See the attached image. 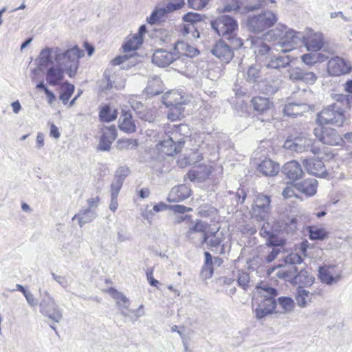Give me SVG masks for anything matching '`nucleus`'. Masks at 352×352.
<instances>
[{
    "label": "nucleus",
    "instance_id": "obj_49",
    "mask_svg": "<svg viewBox=\"0 0 352 352\" xmlns=\"http://www.w3.org/2000/svg\"><path fill=\"white\" fill-rule=\"evenodd\" d=\"M270 3H275L274 0H257V3L251 6H246L244 8V10L240 11L241 14H245L246 12L254 11L258 10L261 8H263L265 6H268Z\"/></svg>",
    "mask_w": 352,
    "mask_h": 352
},
{
    "label": "nucleus",
    "instance_id": "obj_58",
    "mask_svg": "<svg viewBox=\"0 0 352 352\" xmlns=\"http://www.w3.org/2000/svg\"><path fill=\"white\" fill-rule=\"evenodd\" d=\"M183 19L186 22H188L189 23H192L194 25L200 22V15L197 13H188L185 14L183 17Z\"/></svg>",
    "mask_w": 352,
    "mask_h": 352
},
{
    "label": "nucleus",
    "instance_id": "obj_35",
    "mask_svg": "<svg viewBox=\"0 0 352 352\" xmlns=\"http://www.w3.org/2000/svg\"><path fill=\"white\" fill-rule=\"evenodd\" d=\"M314 294L302 287H298L296 294V301L300 307H306L312 300Z\"/></svg>",
    "mask_w": 352,
    "mask_h": 352
},
{
    "label": "nucleus",
    "instance_id": "obj_24",
    "mask_svg": "<svg viewBox=\"0 0 352 352\" xmlns=\"http://www.w3.org/2000/svg\"><path fill=\"white\" fill-rule=\"evenodd\" d=\"M47 67H48L46 71V81L47 83L53 86L58 85L63 80L65 71L56 63Z\"/></svg>",
    "mask_w": 352,
    "mask_h": 352
},
{
    "label": "nucleus",
    "instance_id": "obj_38",
    "mask_svg": "<svg viewBox=\"0 0 352 352\" xmlns=\"http://www.w3.org/2000/svg\"><path fill=\"white\" fill-rule=\"evenodd\" d=\"M252 104L254 110L261 113L267 112L272 107V102L268 98L261 96L253 98Z\"/></svg>",
    "mask_w": 352,
    "mask_h": 352
},
{
    "label": "nucleus",
    "instance_id": "obj_23",
    "mask_svg": "<svg viewBox=\"0 0 352 352\" xmlns=\"http://www.w3.org/2000/svg\"><path fill=\"white\" fill-rule=\"evenodd\" d=\"M265 66L267 68L280 69L289 65L293 58L283 52V54L266 58Z\"/></svg>",
    "mask_w": 352,
    "mask_h": 352
},
{
    "label": "nucleus",
    "instance_id": "obj_30",
    "mask_svg": "<svg viewBox=\"0 0 352 352\" xmlns=\"http://www.w3.org/2000/svg\"><path fill=\"white\" fill-rule=\"evenodd\" d=\"M119 128L121 131L128 133L135 131V124L129 112L124 111L121 115L119 120Z\"/></svg>",
    "mask_w": 352,
    "mask_h": 352
},
{
    "label": "nucleus",
    "instance_id": "obj_56",
    "mask_svg": "<svg viewBox=\"0 0 352 352\" xmlns=\"http://www.w3.org/2000/svg\"><path fill=\"white\" fill-rule=\"evenodd\" d=\"M210 0H188V4L190 8L194 10H201L204 8Z\"/></svg>",
    "mask_w": 352,
    "mask_h": 352
},
{
    "label": "nucleus",
    "instance_id": "obj_46",
    "mask_svg": "<svg viewBox=\"0 0 352 352\" xmlns=\"http://www.w3.org/2000/svg\"><path fill=\"white\" fill-rule=\"evenodd\" d=\"M74 91V86L69 82H65L61 87L60 100L66 104Z\"/></svg>",
    "mask_w": 352,
    "mask_h": 352
},
{
    "label": "nucleus",
    "instance_id": "obj_43",
    "mask_svg": "<svg viewBox=\"0 0 352 352\" xmlns=\"http://www.w3.org/2000/svg\"><path fill=\"white\" fill-rule=\"evenodd\" d=\"M100 118L104 122H111L116 119L117 111L115 109L111 108L108 105H104L100 111Z\"/></svg>",
    "mask_w": 352,
    "mask_h": 352
},
{
    "label": "nucleus",
    "instance_id": "obj_17",
    "mask_svg": "<svg viewBox=\"0 0 352 352\" xmlns=\"http://www.w3.org/2000/svg\"><path fill=\"white\" fill-rule=\"evenodd\" d=\"M314 135L323 144L333 146L338 145L342 141L340 136L332 128L320 126L314 131Z\"/></svg>",
    "mask_w": 352,
    "mask_h": 352
},
{
    "label": "nucleus",
    "instance_id": "obj_40",
    "mask_svg": "<svg viewBox=\"0 0 352 352\" xmlns=\"http://www.w3.org/2000/svg\"><path fill=\"white\" fill-rule=\"evenodd\" d=\"M314 281V278L307 271L301 270L295 276L293 280V285H298L299 287L311 285Z\"/></svg>",
    "mask_w": 352,
    "mask_h": 352
},
{
    "label": "nucleus",
    "instance_id": "obj_47",
    "mask_svg": "<svg viewBox=\"0 0 352 352\" xmlns=\"http://www.w3.org/2000/svg\"><path fill=\"white\" fill-rule=\"evenodd\" d=\"M167 12H168L167 6L166 8H156L152 12L151 16L147 18L146 21L150 24H155L159 22Z\"/></svg>",
    "mask_w": 352,
    "mask_h": 352
},
{
    "label": "nucleus",
    "instance_id": "obj_26",
    "mask_svg": "<svg viewBox=\"0 0 352 352\" xmlns=\"http://www.w3.org/2000/svg\"><path fill=\"white\" fill-rule=\"evenodd\" d=\"M294 187L305 195L311 197L317 192L318 181L314 178L307 179L296 183Z\"/></svg>",
    "mask_w": 352,
    "mask_h": 352
},
{
    "label": "nucleus",
    "instance_id": "obj_25",
    "mask_svg": "<svg viewBox=\"0 0 352 352\" xmlns=\"http://www.w3.org/2000/svg\"><path fill=\"white\" fill-rule=\"evenodd\" d=\"M282 172L290 180H297L303 175V170L300 164L295 161L292 160L287 162L282 168Z\"/></svg>",
    "mask_w": 352,
    "mask_h": 352
},
{
    "label": "nucleus",
    "instance_id": "obj_50",
    "mask_svg": "<svg viewBox=\"0 0 352 352\" xmlns=\"http://www.w3.org/2000/svg\"><path fill=\"white\" fill-rule=\"evenodd\" d=\"M161 81L160 78L155 77L151 80H149L148 82L147 87L146 88V92L149 94L152 95H157L160 94V90L158 89H155V86L160 85Z\"/></svg>",
    "mask_w": 352,
    "mask_h": 352
},
{
    "label": "nucleus",
    "instance_id": "obj_61",
    "mask_svg": "<svg viewBox=\"0 0 352 352\" xmlns=\"http://www.w3.org/2000/svg\"><path fill=\"white\" fill-rule=\"evenodd\" d=\"M176 57L183 60L184 63L180 62V63H179V65L177 66L173 65V67L175 70H177L179 72H182L183 69L187 67V63L190 60L188 58H186L185 57H184L182 55L178 54L177 52H176Z\"/></svg>",
    "mask_w": 352,
    "mask_h": 352
},
{
    "label": "nucleus",
    "instance_id": "obj_48",
    "mask_svg": "<svg viewBox=\"0 0 352 352\" xmlns=\"http://www.w3.org/2000/svg\"><path fill=\"white\" fill-rule=\"evenodd\" d=\"M320 56H322L321 53H308L303 54L301 56V60L305 65L311 66L318 62L323 61V59H320Z\"/></svg>",
    "mask_w": 352,
    "mask_h": 352
},
{
    "label": "nucleus",
    "instance_id": "obj_9",
    "mask_svg": "<svg viewBox=\"0 0 352 352\" xmlns=\"http://www.w3.org/2000/svg\"><path fill=\"white\" fill-rule=\"evenodd\" d=\"M271 199L270 196L264 194L256 195L252 206V215L258 221H265L271 210Z\"/></svg>",
    "mask_w": 352,
    "mask_h": 352
},
{
    "label": "nucleus",
    "instance_id": "obj_14",
    "mask_svg": "<svg viewBox=\"0 0 352 352\" xmlns=\"http://www.w3.org/2000/svg\"><path fill=\"white\" fill-rule=\"evenodd\" d=\"M210 224L206 221L201 220L192 221L188 226L186 236V238H194L193 234H199L201 236L200 238L201 242L206 243L210 239Z\"/></svg>",
    "mask_w": 352,
    "mask_h": 352
},
{
    "label": "nucleus",
    "instance_id": "obj_19",
    "mask_svg": "<svg viewBox=\"0 0 352 352\" xmlns=\"http://www.w3.org/2000/svg\"><path fill=\"white\" fill-rule=\"evenodd\" d=\"M288 76L289 80L294 82L302 81L309 85L314 84L318 79V76L314 72L307 71L298 67L289 69Z\"/></svg>",
    "mask_w": 352,
    "mask_h": 352
},
{
    "label": "nucleus",
    "instance_id": "obj_39",
    "mask_svg": "<svg viewBox=\"0 0 352 352\" xmlns=\"http://www.w3.org/2000/svg\"><path fill=\"white\" fill-rule=\"evenodd\" d=\"M96 216V212L94 210L87 208L82 210L78 214H75L73 219H78L80 227H82L85 224L94 221Z\"/></svg>",
    "mask_w": 352,
    "mask_h": 352
},
{
    "label": "nucleus",
    "instance_id": "obj_18",
    "mask_svg": "<svg viewBox=\"0 0 352 352\" xmlns=\"http://www.w3.org/2000/svg\"><path fill=\"white\" fill-rule=\"evenodd\" d=\"M267 274L272 278L278 277L283 278L287 281L293 283L295 276L298 274V268L296 265H278L276 267L270 268L267 270Z\"/></svg>",
    "mask_w": 352,
    "mask_h": 352
},
{
    "label": "nucleus",
    "instance_id": "obj_20",
    "mask_svg": "<svg viewBox=\"0 0 352 352\" xmlns=\"http://www.w3.org/2000/svg\"><path fill=\"white\" fill-rule=\"evenodd\" d=\"M319 273L322 283L332 285L337 283L340 280L342 271L335 265H329L320 268Z\"/></svg>",
    "mask_w": 352,
    "mask_h": 352
},
{
    "label": "nucleus",
    "instance_id": "obj_44",
    "mask_svg": "<svg viewBox=\"0 0 352 352\" xmlns=\"http://www.w3.org/2000/svg\"><path fill=\"white\" fill-rule=\"evenodd\" d=\"M245 77L250 83L258 82L261 78V67L257 65L250 66Z\"/></svg>",
    "mask_w": 352,
    "mask_h": 352
},
{
    "label": "nucleus",
    "instance_id": "obj_53",
    "mask_svg": "<svg viewBox=\"0 0 352 352\" xmlns=\"http://www.w3.org/2000/svg\"><path fill=\"white\" fill-rule=\"evenodd\" d=\"M209 236L210 238L211 237V239H208L206 243L211 248H217L222 242L221 238L219 237V234H217V231H209Z\"/></svg>",
    "mask_w": 352,
    "mask_h": 352
},
{
    "label": "nucleus",
    "instance_id": "obj_45",
    "mask_svg": "<svg viewBox=\"0 0 352 352\" xmlns=\"http://www.w3.org/2000/svg\"><path fill=\"white\" fill-rule=\"evenodd\" d=\"M279 307L276 313L287 312L292 310L294 306V302L289 297H280L278 299Z\"/></svg>",
    "mask_w": 352,
    "mask_h": 352
},
{
    "label": "nucleus",
    "instance_id": "obj_57",
    "mask_svg": "<svg viewBox=\"0 0 352 352\" xmlns=\"http://www.w3.org/2000/svg\"><path fill=\"white\" fill-rule=\"evenodd\" d=\"M129 169L125 166L120 167L116 172L114 179L123 182L126 176L129 174Z\"/></svg>",
    "mask_w": 352,
    "mask_h": 352
},
{
    "label": "nucleus",
    "instance_id": "obj_10",
    "mask_svg": "<svg viewBox=\"0 0 352 352\" xmlns=\"http://www.w3.org/2000/svg\"><path fill=\"white\" fill-rule=\"evenodd\" d=\"M152 62L160 67H164L170 64L177 66L180 62L184 63L183 60L176 57L175 51L173 53L163 49H157L155 51L152 56Z\"/></svg>",
    "mask_w": 352,
    "mask_h": 352
},
{
    "label": "nucleus",
    "instance_id": "obj_4",
    "mask_svg": "<svg viewBox=\"0 0 352 352\" xmlns=\"http://www.w3.org/2000/svg\"><path fill=\"white\" fill-rule=\"evenodd\" d=\"M211 26L217 34L228 41H232L235 47L243 45L241 39L236 36L238 23L228 15H222L211 21Z\"/></svg>",
    "mask_w": 352,
    "mask_h": 352
},
{
    "label": "nucleus",
    "instance_id": "obj_3",
    "mask_svg": "<svg viewBox=\"0 0 352 352\" xmlns=\"http://www.w3.org/2000/svg\"><path fill=\"white\" fill-rule=\"evenodd\" d=\"M260 230V235L267 239L266 244L269 246H283L285 244V240L277 236V234L283 230L287 232H292L297 228V219L294 217H289L285 226H280L279 222L272 225L268 218L264 221Z\"/></svg>",
    "mask_w": 352,
    "mask_h": 352
},
{
    "label": "nucleus",
    "instance_id": "obj_29",
    "mask_svg": "<svg viewBox=\"0 0 352 352\" xmlns=\"http://www.w3.org/2000/svg\"><path fill=\"white\" fill-rule=\"evenodd\" d=\"M309 105L306 102L289 103L284 107V113L288 116L296 117L309 111Z\"/></svg>",
    "mask_w": 352,
    "mask_h": 352
},
{
    "label": "nucleus",
    "instance_id": "obj_36",
    "mask_svg": "<svg viewBox=\"0 0 352 352\" xmlns=\"http://www.w3.org/2000/svg\"><path fill=\"white\" fill-rule=\"evenodd\" d=\"M142 42L143 38L141 35H129L126 37V41L122 47L125 52L135 51L142 45Z\"/></svg>",
    "mask_w": 352,
    "mask_h": 352
},
{
    "label": "nucleus",
    "instance_id": "obj_27",
    "mask_svg": "<svg viewBox=\"0 0 352 352\" xmlns=\"http://www.w3.org/2000/svg\"><path fill=\"white\" fill-rule=\"evenodd\" d=\"M184 95L178 91L166 92L163 97V103L166 107H182L184 104Z\"/></svg>",
    "mask_w": 352,
    "mask_h": 352
},
{
    "label": "nucleus",
    "instance_id": "obj_62",
    "mask_svg": "<svg viewBox=\"0 0 352 352\" xmlns=\"http://www.w3.org/2000/svg\"><path fill=\"white\" fill-rule=\"evenodd\" d=\"M300 96L302 97V100L305 101L304 102H310L314 98V94L310 89H305L299 93Z\"/></svg>",
    "mask_w": 352,
    "mask_h": 352
},
{
    "label": "nucleus",
    "instance_id": "obj_16",
    "mask_svg": "<svg viewBox=\"0 0 352 352\" xmlns=\"http://www.w3.org/2000/svg\"><path fill=\"white\" fill-rule=\"evenodd\" d=\"M312 145V140L305 136H299L294 138H287L283 147L289 151L296 153L307 151Z\"/></svg>",
    "mask_w": 352,
    "mask_h": 352
},
{
    "label": "nucleus",
    "instance_id": "obj_33",
    "mask_svg": "<svg viewBox=\"0 0 352 352\" xmlns=\"http://www.w3.org/2000/svg\"><path fill=\"white\" fill-rule=\"evenodd\" d=\"M264 41L263 37L262 38L251 37L247 41V43H250V48L256 55H265L270 48Z\"/></svg>",
    "mask_w": 352,
    "mask_h": 352
},
{
    "label": "nucleus",
    "instance_id": "obj_32",
    "mask_svg": "<svg viewBox=\"0 0 352 352\" xmlns=\"http://www.w3.org/2000/svg\"><path fill=\"white\" fill-rule=\"evenodd\" d=\"M174 50L176 52L188 59L189 58L197 56L199 53L198 50L195 47L184 41H179L176 43Z\"/></svg>",
    "mask_w": 352,
    "mask_h": 352
},
{
    "label": "nucleus",
    "instance_id": "obj_55",
    "mask_svg": "<svg viewBox=\"0 0 352 352\" xmlns=\"http://www.w3.org/2000/svg\"><path fill=\"white\" fill-rule=\"evenodd\" d=\"M302 262V258L298 253H291L287 255L285 258V263L287 265H296L300 264Z\"/></svg>",
    "mask_w": 352,
    "mask_h": 352
},
{
    "label": "nucleus",
    "instance_id": "obj_59",
    "mask_svg": "<svg viewBox=\"0 0 352 352\" xmlns=\"http://www.w3.org/2000/svg\"><path fill=\"white\" fill-rule=\"evenodd\" d=\"M123 182L113 179L111 186V196H118Z\"/></svg>",
    "mask_w": 352,
    "mask_h": 352
},
{
    "label": "nucleus",
    "instance_id": "obj_64",
    "mask_svg": "<svg viewBox=\"0 0 352 352\" xmlns=\"http://www.w3.org/2000/svg\"><path fill=\"white\" fill-rule=\"evenodd\" d=\"M52 277L63 287L65 288L69 286V282L65 276L56 275L54 273H52Z\"/></svg>",
    "mask_w": 352,
    "mask_h": 352
},
{
    "label": "nucleus",
    "instance_id": "obj_42",
    "mask_svg": "<svg viewBox=\"0 0 352 352\" xmlns=\"http://www.w3.org/2000/svg\"><path fill=\"white\" fill-rule=\"evenodd\" d=\"M210 170L206 166H199L197 169L189 171L188 177L191 181L205 180L210 174Z\"/></svg>",
    "mask_w": 352,
    "mask_h": 352
},
{
    "label": "nucleus",
    "instance_id": "obj_21",
    "mask_svg": "<svg viewBox=\"0 0 352 352\" xmlns=\"http://www.w3.org/2000/svg\"><path fill=\"white\" fill-rule=\"evenodd\" d=\"M303 164L307 173L318 177H325L327 172L323 162L316 159H305Z\"/></svg>",
    "mask_w": 352,
    "mask_h": 352
},
{
    "label": "nucleus",
    "instance_id": "obj_1",
    "mask_svg": "<svg viewBox=\"0 0 352 352\" xmlns=\"http://www.w3.org/2000/svg\"><path fill=\"white\" fill-rule=\"evenodd\" d=\"M84 56V51L77 46L67 50L59 47H45L41 50L38 57L41 67H47L56 63L65 71L69 77L75 76L79 67V59Z\"/></svg>",
    "mask_w": 352,
    "mask_h": 352
},
{
    "label": "nucleus",
    "instance_id": "obj_41",
    "mask_svg": "<svg viewBox=\"0 0 352 352\" xmlns=\"http://www.w3.org/2000/svg\"><path fill=\"white\" fill-rule=\"evenodd\" d=\"M309 237L311 240H324L328 237L329 232L324 228L311 226L307 228Z\"/></svg>",
    "mask_w": 352,
    "mask_h": 352
},
{
    "label": "nucleus",
    "instance_id": "obj_52",
    "mask_svg": "<svg viewBox=\"0 0 352 352\" xmlns=\"http://www.w3.org/2000/svg\"><path fill=\"white\" fill-rule=\"evenodd\" d=\"M237 283L243 289H246L250 283L249 274L243 271H237Z\"/></svg>",
    "mask_w": 352,
    "mask_h": 352
},
{
    "label": "nucleus",
    "instance_id": "obj_7",
    "mask_svg": "<svg viewBox=\"0 0 352 352\" xmlns=\"http://www.w3.org/2000/svg\"><path fill=\"white\" fill-rule=\"evenodd\" d=\"M344 116L341 107L338 104H333L324 108L317 116V122L320 126L324 124H333L338 126L342 125Z\"/></svg>",
    "mask_w": 352,
    "mask_h": 352
},
{
    "label": "nucleus",
    "instance_id": "obj_5",
    "mask_svg": "<svg viewBox=\"0 0 352 352\" xmlns=\"http://www.w3.org/2000/svg\"><path fill=\"white\" fill-rule=\"evenodd\" d=\"M174 129L167 133V139L160 142V149L167 155L173 156L179 153L183 147L185 138L181 137V132L186 129L185 125H174Z\"/></svg>",
    "mask_w": 352,
    "mask_h": 352
},
{
    "label": "nucleus",
    "instance_id": "obj_12",
    "mask_svg": "<svg viewBox=\"0 0 352 352\" xmlns=\"http://www.w3.org/2000/svg\"><path fill=\"white\" fill-rule=\"evenodd\" d=\"M239 48L235 47L232 41L226 43L224 41H220L214 45L212 50V53L221 60L228 63L234 56V50Z\"/></svg>",
    "mask_w": 352,
    "mask_h": 352
},
{
    "label": "nucleus",
    "instance_id": "obj_34",
    "mask_svg": "<svg viewBox=\"0 0 352 352\" xmlns=\"http://www.w3.org/2000/svg\"><path fill=\"white\" fill-rule=\"evenodd\" d=\"M287 28L284 25H278L276 28L268 31L263 34V39L267 41H278V45L280 46V43L287 30Z\"/></svg>",
    "mask_w": 352,
    "mask_h": 352
},
{
    "label": "nucleus",
    "instance_id": "obj_60",
    "mask_svg": "<svg viewBox=\"0 0 352 352\" xmlns=\"http://www.w3.org/2000/svg\"><path fill=\"white\" fill-rule=\"evenodd\" d=\"M184 3V0H172L167 4L168 12H172L175 10L179 9Z\"/></svg>",
    "mask_w": 352,
    "mask_h": 352
},
{
    "label": "nucleus",
    "instance_id": "obj_37",
    "mask_svg": "<svg viewBox=\"0 0 352 352\" xmlns=\"http://www.w3.org/2000/svg\"><path fill=\"white\" fill-rule=\"evenodd\" d=\"M109 293L116 300V303L119 306L122 315L124 316H127V314L124 312V310H127L129 308V300L125 296H124L123 294L118 292L113 288L109 289Z\"/></svg>",
    "mask_w": 352,
    "mask_h": 352
},
{
    "label": "nucleus",
    "instance_id": "obj_2",
    "mask_svg": "<svg viewBox=\"0 0 352 352\" xmlns=\"http://www.w3.org/2000/svg\"><path fill=\"white\" fill-rule=\"evenodd\" d=\"M258 296L253 298L252 306L257 319H262L272 314L276 308L275 298L277 296L276 289L266 285L256 288Z\"/></svg>",
    "mask_w": 352,
    "mask_h": 352
},
{
    "label": "nucleus",
    "instance_id": "obj_63",
    "mask_svg": "<svg viewBox=\"0 0 352 352\" xmlns=\"http://www.w3.org/2000/svg\"><path fill=\"white\" fill-rule=\"evenodd\" d=\"M23 295L29 306L34 307L37 305V300L34 298V295L30 291H27V292L25 293Z\"/></svg>",
    "mask_w": 352,
    "mask_h": 352
},
{
    "label": "nucleus",
    "instance_id": "obj_15",
    "mask_svg": "<svg viewBox=\"0 0 352 352\" xmlns=\"http://www.w3.org/2000/svg\"><path fill=\"white\" fill-rule=\"evenodd\" d=\"M302 44H304L307 51L316 52L322 49L324 45V38L320 32H315L307 30L305 34Z\"/></svg>",
    "mask_w": 352,
    "mask_h": 352
},
{
    "label": "nucleus",
    "instance_id": "obj_6",
    "mask_svg": "<svg viewBox=\"0 0 352 352\" xmlns=\"http://www.w3.org/2000/svg\"><path fill=\"white\" fill-rule=\"evenodd\" d=\"M277 20L274 13L265 11L256 15L249 16L247 19V27L249 31L258 33L273 26Z\"/></svg>",
    "mask_w": 352,
    "mask_h": 352
},
{
    "label": "nucleus",
    "instance_id": "obj_8",
    "mask_svg": "<svg viewBox=\"0 0 352 352\" xmlns=\"http://www.w3.org/2000/svg\"><path fill=\"white\" fill-rule=\"evenodd\" d=\"M38 292L42 297L39 303L40 312L52 320L59 322L63 314L55 300L47 291H44L43 294L41 289Z\"/></svg>",
    "mask_w": 352,
    "mask_h": 352
},
{
    "label": "nucleus",
    "instance_id": "obj_11",
    "mask_svg": "<svg viewBox=\"0 0 352 352\" xmlns=\"http://www.w3.org/2000/svg\"><path fill=\"white\" fill-rule=\"evenodd\" d=\"M303 38V34L296 32L291 29H287L282 41L280 43L281 51L284 53L294 50L296 46L301 45Z\"/></svg>",
    "mask_w": 352,
    "mask_h": 352
},
{
    "label": "nucleus",
    "instance_id": "obj_13",
    "mask_svg": "<svg viewBox=\"0 0 352 352\" xmlns=\"http://www.w3.org/2000/svg\"><path fill=\"white\" fill-rule=\"evenodd\" d=\"M352 67L349 62L339 56L332 57L327 63V71L331 76H338L349 74Z\"/></svg>",
    "mask_w": 352,
    "mask_h": 352
},
{
    "label": "nucleus",
    "instance_id": "obj_54",
    "mask_svg": "<svg viewBox=\"0 0 352 352\" xmlns=\"http://www.w3.org/2000/svg\"><path fill=\"white\" fill-rule=\"evenodd\" d=\"M170 109L168 113V118L171 121H175L183 117L182 107H170Z\"/></svg>",
    "mask_w": 352,
    "mask_h": 352
},
{
    "label": "nucleus",
    "instance_id": "obj_22",
    "mask_svg": "<svg viewBox=\"0 0 352 352\" xmlns=\"http://www.w3.org/2000/svg\"><path fill=\"white\" fill-rule=\"evenodd\" d=\"M116 138V129L114 126L102 129V135L98 144V149L102 151H109L113 142Z\"/></svg>",
    "mask_w": 352,
    "mask_h": 352
},
{
    "label": "nucleus",
    "instance_id": "obj_51",
    "mask_svg": "<svg viewBox=\"0 0 352 352\" xmlns=\"http://www.w3.org/2000/svg\"><path fill=\"white\" fill-rule=\"evenodd\" d=\"M137 146V140L133 139H122L117 142V146L119 149L135 148Z\"/></svg>",
    "mask_w": 352,
    "mask_h": 352
},
{
    "label": "nucleus",
    "instance_id": "obj_28",
    "mask_svg": "<svg viewBox=\"0 0 352 352\" xmlns=\"http://www.w3.org/2000/svg\"><path fill=\"white\" fill-rule=\"evenodd\" d=\"M190 190L184 185L178 186L172 188L168 200L172 202H179L189 197Z\"/></svg>",
    "mask_w": 352,
    "mask_h": 352
},
{
    "label": "nucleus",
    "instance_id": "obj_31",
    "mask_svg": "<svg viewBox=\"0 0 352 352\" xmlns=\"http://www.w3.org/2000/svg\"><path fill=\"white\" fill-rule=\"evenodd\" d=\"M258 170L265 176H274L278 173L280 166L271 160H265L258 165Z\"/></svg>",
    "mask_w": 352,
    "mask_h": 352
}]
</instances>
